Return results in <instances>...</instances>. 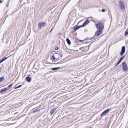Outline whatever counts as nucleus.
Returning <instances> with one entry per match:
<instances>
[{"instance_id": "f257e3e1", "label": "nucleus", "mask_w": 128, "mask_h": 128, "mask_svg": "<svg viewBox=\"0 0 128 128\" xmlns=\"http://www.w3.org/2000/svg\"><path fill=\"white\" fill-rule=\"evenodd\" d=\"M96 25V28L98 29L102 30L104 28L103 24L101 22H99Z\"/></svg>"}, {"instance_id": "bb28decb", "label": "nucleus", "mask_w": 128, "mask_h": 128, "mask_svg": "<svg viewBox=\"0 0 128 128\" xmlns=\"http://www.w3.org/2000/svg\"><path fill=\"white\" fill-rule=\"evenodd\" d=\"M86 40L83 42L84 43H86L87 42L86 40Z\"/></svg>"}, {"instance_id": "c85d7f7f", "label": "nucleus", "mask_w": 128, "mask_h": 128, "mask_svg": "<svg viewBox=\"0 0 128 128\" xmlns=\"http://www.w3.org/2000/svg\"><path fill=\"white\" fill-rule=\"evenodd\" d=\"M2 0H0V3H2Z\"/></svg>"}, {"instance_id": "39448f33", "label": "nucleus", "mask_w": 128, "mask_h": 128, "mask_svg": "<svg viewBox=\"0 0 128 128\" xmlns=\"http://www.w3.org/2000/svg\"><path fill=\"white\" fill-rule=\"evenodd\" d=\"M110 110L108 108L106 110L103 112L100 115V116L102 117L103 116L105 115L106 114H107L110 111Z\"/></svg>"}, {"instance_id": "cd10ccee", "label": "nucleus", "mask_w": 128, "mask_h": 128, "mask_svg": "<svg viewBox=\"0 0 128 128\" xmlns=\"http://www.w3.org/2000/svg\"><path fill=\"white\" fill-rule=\"evenodd\" d=\"M125 56V55H124L123 56H122V57L124 58V57Z\"/></svg>"}, {"instance_id": "4468645a", "label": "nucleus", "mask_w": 128, "mask_h": 128, "mask_svg": "<svg viewBox=\"0 0 128 128\" xmlns=\"http://www.w3.org/2000/svg\"><path fill=\"white\" fill-rule=\"evenodd\" d=\"M66 41L68 44L69 45H70L71 44V42L70 40L67 38L66 39Z\"/></svg>"}, {"instance_id": "2eb2a0df", "label": "nucleus", "mask_w": 128, "mask_h": 128, "mask_svg": "<svg viewBox=\"0 0 128 128\" xmlns=\"http://www.w3.org/2000/svg\"><path fill=\"white\" fill-rule=\"evenodd\" d=\"M7 90L6 88H4L2 89L1 90H0V92H6Z\"/></svg>"}, {"instance_id": "2f4dec72", "label": "nucleus", "mask_w": 128, "mask_h": 128, "mask_svg": "<svg viewBox=\"0 0 128 128\" xmlns=\"http://www.w3.org/2000/svg\"><path fill=\"white\" fill-rule=\"evenodd\" d=\"M90 18V17L88 18Z\"/></svg>"}, {"instance_id": "a211bd4d", "label": "nucleus", "mask_w": 128, "mask_h": 128, "mask_svg": "<svg viewBox=\"0 0 128 128\" xmlns=\"http://www.w3.org/2000/svg\"><path fill=\"white\" fill-rule=\"evenodd\" d=\"M22 86V85H20L18 86H15L14 87V89H17V88H18Z\"/></svg>"}, {"instance_id": "393cba45", "label": "nucleus", "mask_w": 128, "mask_h": 128, "mask_svg": "<svg viewBox=\"0 0 128 128\" xmlns=\"http://www.w3.org/2000/svg\"><path fill=\"white\" fill-rule=\"evenodd\" d=\"M12 84H11L8 86V87L10 88L12 86Z\"/></svg>"}, {"instance_id": "9d476101", "label": "nucleus", "mask_w": 128, "mask_h": 128, "mask_svg": "<svg viewBox=\"0 0 128 128\" xmlns=\"http://www.w3.org/2000/svg\"><path fill=\"white\" fill-rule=\"evenodd\" d=\"M89 22V20L88 19H87L85 20L84 22L83 23L82 25L83 27L86 26V25L88 24Z\"/></svg>"}, {"instance_id": "ddd939ff", "label": "nucleus", "mask_w": 128, "mask_h": 128, "mask_svg": "<svg viewBox=\"0 0 128 128\" xmlns=\"http://www.w3.org/2000/svg\"><path fill=\"white\" fill-rule=\"evenodd\" d=\"M56 108H53L52 110H51L50 112V113L52 114V115L54 112L56 111Z\"/></svg>"}, {"instance_id": "6e6552de", "label": "nucleus", "mask_w": 128, "mask_h": 128, "mask_svg": "<svg viewBox=\"0 0 128 128\" xmlns=\"http://www.w3.org/2000/svg\"><path fill=\"white\" fill-rule=\"evenodd\" d=\"M81 27H83L82 25L79 26H75L74 27V30L75 31Z\"/></svg>"}, {"instance_id": "aec40b11", "label": "nucleus", "mask_w": 128, "mask_h": 128, "mask_svg": "<svg viewBox=\"0 0 128 128\" xmlns=\"http://www.w3.org/2000/svg\"><path fill=\"white\" fill-rule=\"evenodd\" d=\"M40 110V109H38V110H34L32 112V113H35L36 112H39Z\"/></svg>"}, {"instance_id": "0eeeda50", "label": "nucleus", "mask_w": 128, "mask_h": 128, "mask_svg": "<svg viewBox=\"0 0 128 128\" xmlns=\"http://www.w3.org/2000/svg\"><path fill=\"white\" fill-rule=\"evenodd\" d=\"M102 30H98L96 32L95 34V35L96 36H99L102 34Z\"/></svg>"}, {"instance_id": "423d86ee", "label": "nucleus", "mask_w": 128, "mask_h": 128, "mask_svg": "<svg viewBox=\"0 0 128 128\" xmlns=\"http://www.w3.org/2000/svg\"><path fill=\"white\" fill-rule=\"evenodd\" d=\"M125 52V47L124 46H122L121 48V50L120 53L121 56H122Z\"/></svg>"}, {"instance_id": "c756f323", "label": "nucleus", "mask_w": 128, "mask_h": 128, "mask_svg": "<svg viewBox=\"0 0 128 128\" xmlns=\"http://www.w3.org/2000/svg\"><path fill=\"white\" fill-rule=\"evenodd\" d=\"M53 29V28H52L51 30L50 31V32H51L52 31V30Z\"/></svg>"}, {"instance_id": "6ab92c4d", "label": "nucleus", "mask_w": 128, "mask_h": 128, "mask_svg": "<svg viewBox=\"0 0 128 128\" xmlns=\"http://www.w3.org/2000/svg\"><path fill=\"white\" fill-rule=\"evenodd\" d=\"M128 34V28L126 30V31L125 33H124V36H126Z\"/></svg>"}, {"instance_id": "7c9ffc66", "label": "nucleus", "mask_w": 128, "mask_h": 128, "mask_svg": "<svg viewBox=\"0 0 128 128\" xmlns=\"http://www.w3.org/2000/svg\"><path fill=\"white\" fill-rule=\"evenodd\" d=\"M58 34L59 35H61V34H60V33H59Z\"/></svg>"}, {"instance_id": "412c9836", "label": "nucleus", "mask_w": 128, "mask_h": 128, "mask_svg": "<svg viewBox=\"0 0 128 128\" xmlns=\"http://www.w3.org/2000/svg\"><path fill=\"white\" fill-rule=\"evenodd\" d=\"M121 62V61L119 60L118 62L116 63V64L115 65V66H116L118 65Z\"/></svg>"}, {"instance_id": "a878e982", "label": "nucleus", "mask_w": 128, "mask_h": 128, "mask_svg": "<svg viewBox=\"0 0 128 128\" xmlns=\"http://www.w3.org/2000/svg\"><path fill=\"white\" fill-rule=\"evenodd\" d=\"M58 47H56L55 48V50H58Z\"/></svg>"}, {"instance_id": "f3484780", "label": "nucleus", "mask_w": 128, "mask_h": 128, "mask_svg": "<svg viewBox=\"0 0 128 128\" xmlns=\"http://www.w3.org/2000/svg\"><path fill=\"white\" fill-rule=\"evenodd\" d=\"M4 80V78L3 76L0 78V83Z\"/></svg>"}, {"instance_id": "dca6fc26", "label": "nucleus", "mask_w": 128, "mask_h": 128, "mask_svg": "<svg viewBox=\"0 0 128 128\" xmlns=\"http://www.w3.org/2000/svg\"><path fill=\"white\" fill-rule=\"evenodd\" d=\"M60 68V67H57V68H51V70H57Z\"/></svg>"}, {"instance_id": "9b49d317", "label": "nucleus", "mask_w": 128, "mask_h": 128, "mask_svg": "<svg viewBox=\"0 0 128 128\" xmlns=\"http://www.w3.org/2000/svg\"><path fill=\"white\" fill-rule=\"evenodd\" d=\"M26 80L28 82H31L32 80V78L30 77L27 76L26 78Z\"/></svg>"}, {"instance_id": "7ed1b4c3", "label": "nucleus", "mask_w": 128, "mask_h": 128, "mask_svg": "<svg viewBox=\"0 0 128 128\" xmlns=\"http://www.w3.org/2000/svg\"><path fill=\"white\" fill-rule=\"evenodd\" d=\"M119 5L121 9L123 11L125 10V7L124 3L122 0H120L119 2Z\"/></svg>"}, {"instance_id": "4be33fe9", "label": "nucleus", "mask_w": 128, "mask_h": 128, "mask_svg": "<svg viewBox=\"0 0 128 128\" xmlns=\"http://www.w3.org/2000/svg\"><path fill=\"white\" fill-rule=\"evenodd\" d=\"M52 58L54 60H55L56 58L55 57V56L53 55L52 56Z\"/></svg>"}, {"instance_id": "20e7f679", "label": "nucleus", "mask_w": 128, "mask_h": 128, "mask_svg": "<svg viewBox=\"0 0 128 128\" xmlns=\"http://www.w3.org/2000/svg\"><path fill=\"white\" fill-rule=\"evenodd\" d=\"M122 64L123 70L125 72H126V71L128 69L127 65L126 63L124 62H123Z\"/></svg>"}, {"instance_id": "f8f14e48", "label": "nucleus", "mask_w": 128, "mask_h": 128, "mask_svg": "<svg viewBox=\"0 0 128 128\" xmlns=\"http://www.w3.org/2000/svg\"><path fill=\"white\" fill-rule=\"evenodd\" d=\"M9 56L8 57H6L4 58H2L0 60V64L1 63L3 62L6 60L7 58H8Z\"/></svg>"}, {"instance_id": "1a4fd4ad", "label": "nucleus", "mask_w": 128, "mask_h": 128, "mask_svg": "<svg viewBox=\"0 0 128 128\" xmlns=\"http://www.w3.org/2000/svg\"><path fill=\"white\" fill-rule=\"evenodd\" d=\"M86 40H80L78 39L76 40V42H77L78 44H80L82 43H83Z\"/></svg>"}, {"instance_id": "b1692460", "label": "nucleus", "mask_w": 128, "mask_h": 128, "mask_svg": "<svg viewBox=\"0 0 128 128\" xmlns=\"http://www.w3.org/2000/svg\"><path fill=\"white\" fill-rule=\"evenodd\" d=\"M102 12H104L105 11V10L104 9H102Z\"/></svg>"}, {"instance_id": "f03ea898", "label": "nucleus", "mask_w": 128, "mask_h": 128, "mask_svg": "<svg viewBox=\"0 0 128 128\" xmlns=\"http://www.w3.org/2000/svg\"><path fill=\"white\" fill-rule=\"evenodd\" d=\"M46 25V23L43 22H39L38 24V28L39 29H41L42 28L44 27Z\"/></svg>"}, {"instance_id": "5701e85b", "label": "nucleus", "mask_w": 128, "mask_h": 128, "mask_svg": "<svg viewBox=\"0 0 128 128\" xmlns=\"http://www.w3.org/2000/svg\"><path fill=\"white\" fill-rule=\"evenodd\" d=\"M124 59V58L122 56L120 58V59L119 60L121 62L122 60Z\"/></svg>"}]
</instances>
